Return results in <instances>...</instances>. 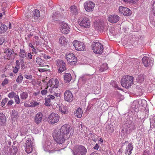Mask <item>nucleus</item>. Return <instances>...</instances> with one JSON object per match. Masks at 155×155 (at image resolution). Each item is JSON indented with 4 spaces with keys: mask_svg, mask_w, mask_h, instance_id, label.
<instances>
[{
    "mask_svg": "<svg viewBox=\"0 0 155 155\" xmlns=\"http://www.w3.org/2000/svg\"><path fill=\"white\" fill-rule=\"evenodd\" d=\"M43 117L42 114L41 112L38 113L34 117L35 122L37 124L40 123L42 120Z\"/></svg>",
    "mask_w": 155,
    "mask_h": 155,
    "instance_id": "nucleus-17",
    "label": "nucleus"
},
{
    "mask_svg": "<svg viewBox=\"0 0 155 155\" xmlns=\"http://www.w3.org/2000/svg\"><path fill=\"white\" fill-rule=\"evenodd\" d=\"M33 146H26L25 148V150L26 152L28 153H30L32 152L33 150Z\"/></svg>",
    "mask_w": 155,
    "mask_h": 155,
    "instance_id": "nucleus-40",
    "label": "nucleus"
},
{
    "mask_svg": "<svg viewBox=\"0 0 155 155\" xmlns=\"http://www.w3.org/2000/svg\"><path fill=\"white\" fill-rule=\"evenodd\" d=\"M59 43L62 45H65L67 44V41L66 38L64 36H61L59 39Z\"/></svg>",
    "mask_w": 155,
    "mask_h": 155,
    "instance_id": "nucleus-22",
    "label": "nucleus"
},
{
    "mask_svg": "<svg viewBox=\"0 0 155 155\" xmlns=\"http://www.w3.org/2000/svg\"><path fill=\"white\" fill-rule=\"evenodd\" d=\"M71 75L70 73H65L64 75V79L66 83L70 82L71 80Z\"/></svg>",
    "mask_w": 155,
    "mask_h": 155,
    "instance_id": "nucleus-24",
    "label": "nucleus"
},
{
    "mask_svg": "<svg viewBox=\"0 0 155 155\" xmlns=\"http://www.w3.org/2000/svg\"><path fill=\"white\" fill-rule=\"evenodd\" d=\"M27 12L25 14V16L27 18L29 21H35L40 16L39 11L36 9H35L31 13Z\"/></svg>",
    "mask_w": 155,
    "mask_h": 155,
    "instance_id": "nucleus-4",
    "label": "nucleus"
},
{
    "mask_svg": "<svg viewBox=\"0 0 155 155\" xmlns=\"http://www.w3.org/2000/svg\"><path fill=\"white\" fill-rule=\"evenodd\" d=\"M13 72L14 73L16 74L18 72L19 69L20 68L15 66V67H13Z\"/></svg>",
    "mask_w": 155,
    "mask_h": 155,
    "instance_id": "nucleus-55",
    "label": "nucleus"
},
{
    "mask_svg": "<svg viewBox=\"0 0 155 155\" xmlns=\"http://www.w3.org/2000/svg\"><path fill=\"white\" fill-rule=\"evenodd\" d=\"M103 102H104L103 101H101V100L99 99L97 102V106L101 108L103 107V105H104Z\"/></svg>",
    "mask_w": 155,
    "mask_h": 155,
    "instance_id": "nucleus-49",
    "label": "nucleus"
},
{
    "mask_svg": "<svg viewBox=\"0 0 155 155\" xmlns=\"http://www.w3.org/2000/svg\"><path fill=\"white\" fill-rule=\"evenodd\" d=\"M7 29V27L2 23L0 22V33L5 32Z\"/></svg>",
    "mask_w": 155,
    "mask_h": 155,
    "instance_id": "nucleus-30",
    "label": "nucleus"
},
{
    "mask_svg": "<svg viewBox=\"0 0 155 155\" xmlns=\"http://www.w3.org/2000/svg\"><path fill=\"white\" fill-rule=\"evenodd\" d=\"M18 151L17 147H14L9 149V152L10 155H15Z\"/></svg>",
    "mask_w": 155,
    "mask_h": 155,
    "instance_id": "nucleus-29",
    "label": "nucleus"
},
{
    "mask_svg": "<svg viewBox=\"0 0 155 155\" xmlns=\"http://www.w3.org/2000/svg\"><path fill=\"white\" fill-rule=\"evenodd\" d=\"M8 83V79L7 78H5L2 82V85L3 86H5Z\"/></svg>",
    "mask_w": 155,
    "mask_h": 155,
    "instance_id": "nucleus-51",
    "label": "nucleus"
},
{
    "mask_svg": "<svg viewBox=\"0 0 155 155\" xmlns=\"http://www.w3.org/2000/svg\"><path fill=\"white\" fill-rule=\"evenodd\" d=\"M73 45L75 49L78 51H84L85 49V47L83 42L78 40H74L73 42Z\"/></svg>",
    "mask_w": 155,
    "mask_h": 155,
    "instance_id": "nucleus-11",
    "label": "nucleus"
},
{
    "mask_svg": "<svg viewBox=\"0 0 155 155\" xmlns=\"http://www.w3.org/2000/svg\"><path fill=\"white\" fill-rule=\"evenodd\" d=\"M142 61L145 66L148 67L152 66L153 65L154 61L152 58L144 56L142 59Z\"/></svg>",
    "mask_w": 155,
    "mask_h": 155,
    "instance_id": "nucleus-13",
    "label": "nucleus"
},
{
    "mask_svg": "<svg viewBox=\"0 0 155 155\" xmlns=\"http://www.w3.org/2000/svg\"><path fill=\"white\" fill-rule=\"evenodd\" d=\"M119 11L121 13L125 16L130 15L132 14L131 10L126 7L120 6L119 8Z\"/></svg>",
    "mask_w": 155,
    "mask_h": 155,
    "instance_id": "nucleus-15",
    "label": "nucleus"
},
{
    "mask_svg": "<svg viewBox=\"0 0 155 155\" xmlns=\"http://www.w3.org/2000/svg\"><path fill=\"white\" fill-rule=\"evenodd\" d=\"M66 56L68 63L71 65H74L77 62V58L72 53H68Z\"/></svg>",
    "mask_w": 155,
    "mask_h": 155,
    "instance_id": "nucleus-8",
    "label": "nucleus"
},
{
    "mask_svg": "<svg viewBox=\"0 0 155 155\" xmlns=\"http://www.w3.org/2000/svg\"><path fill=\"white\" fill-rule=\"evenodd\" d=\"M120 19V17L116 15H109L108 18V21L112 23H116Z\"/></svg>",
    "mask_w": 155,
    "mask_h": 155,
    "instance_id": "nucleus-16",
    "label": "nucleus"
},
{
    "mask_svg": "<svg viewBox=\"0 0 155 155\" xmlns=\"http://www.w3.org/2000/svg\"><path fill=\"white\" fill-rule=\"evenodd\" d=\"M40 104V102L36 101L31 102L30 107H35L39 105Z\"/></svg>",
    "mask_w": 155,
    "mask_h": 155,
    "instance_id": "nucleus-42",
    "label": "nucleus"
},
{
    "mask_svg": "<svg viewBox=\"0 0 155 155\" xmlns=\"http://www.w3.org/2000/svg\"><path fill=\"white\" fill-rule=\"evenodd\" d=\"M78 22L81 26L84 28H89L90 25V21L87 18H81L78 19Z\"/></svg>",
    "mask_w": 155,
    "mask_h": 155,
    "instance_id": "nucleus-7",
    "label": "nucleus"
},
{
    "mask_svg": "<svg viewBox=\"0 0 155 155\" xmlns=\"http://www.w3.org/2000/svg\"><path fill=\"white\" fill-rule=\"evenodd\" d=\"M33 139H31V138H29L26 141V143H25L26 146H33Z\"/></svg>",
    "mask_w": 155,
    "mask_h": 155,
    "instance_id": "nucleus-41",
    "label": "nucleus"
},
{
    "mask_svg": "<svg viewBox=\"0 0 155 155\" xmlns=\"http://www.w3.org/2000/svg\"><path fill=\"white\" fill-rule=\"evenodd\" d=\"M152 8L153 9V13L154 15L155 16V0L153 1V3Z\"/></svg>",
    "mask_w": 155,
    "mask_h": 155,
    "instance_id": "nucleus-56",
    "label": "nucleus"
},
{
    "mask_svg": "<svg viewBox=\"0 0 155 155\" xmlns=\"http://www.w3.org/2000/svg\"><path fill=\"white\" fill-rule=\"evenodd\" d=\"M56 64L57 66L59 73H61L66 70L65 64L62 60H58L56 61Z\"/></svg>",
    "mask_w": 155,
    "mask_h": 155,
    "instance_id": "nucleus-9",
    "label": "nucleus"
},
{
    "mask_svg": "<svg viewBox=\"0 0 155 155\" xmlns=\"http://www.w3.org/2000/svg\"><path fill=\"white\" fill-rule=\"evenodd\" d=\"M111 84L112 86L114 87L115 88H117V89L120 90V89L118 86L117 84H116V82L114 81L112 82L111 83Z\"/></svg>",
    "mask_w": 155,
    "mask_h": 155,
    "instance_id": "nucleus-53",
    "label": "nucleus"
},
{
    "mask_svg": "<svg viewBox=\"0 0 155 155\" xmlns=\"http://www.w3.org/2000/svg\"><path fill=\"white\" fill-rule=\"evenodd\" d=\"M36 45V47L38 45H41L42 44V39H40L38 36H35L33 39Z\"/></svg>",
    "mask_w": 155,
    "mask_h": 155,
    "instance_id": "nucleus-21",
    "label": "nucleus"
},
{
    "mask_svg": "<svg viewBox=\"0 0 155 155\" xmlns=\"http://www.w3.org/2000/svg\"><path fill=\"white\" fill-rule=\"evenodd\" d=\"M110 125L108 124L107 125V126L106 127V130L107 131H108L110 130Z\"/></svg>",
    "mask_w": 155,
    "mask_h": 155,
    "instance_id": "nucleus-62",
    "label": "nucleus"
},
{
    "mask_svg": "<svg viewBox=\"0 0 155 155\" xmlns=\"http://www.w3.org/2000/svg\"><path fill=\"white\" fill-rule=\"evenodd\" d=\"M73 130L69 124H64L60 129L55 130L53 133V137L54 140L57 143L61 144L68 137L69 134Z\"/></svg>",
    "mask_w": 155,
    "mask_h": 155,
    "instance_id": "nucleus-1",
    "label": "nucleus"
},
{
    "mask_svg": "<svg viewBox=\"0 0 155 155\" xmlns=\"http://www.w3.org/2000/svg\"><path fill=\"white\" fill-rule=\"evenodd\" d=\"M87 150L85 147L81 145H77L74 147L73 150L74 155H85Z\"/></svg>",
    "mask_w": 155,
    "mask_h": 155,
    "instance_id": "nucleus-5",
    "label": "nucleus"
},
{
    "mask_svg": "<svg viewBox=\"0 0 155 155\" xmlns=\"http://www.w3.org/2000/svg\"><path fill=\"white\" fill-rule=\"evenodd\" d=\"M104 29V23L103 21H97V31L100 32H103Z\"/></svg>",
    "mask_w": 155,
    "mask_h": 155,
    "instance_id": "nucleus-20",
    "label": "nucleus"
},
{
    "mask_svg": "<svg viewBox=\"0 0 155 155\" xmlns=\"http://www.w3.org/2000/svg\"><path fill=\"white\" fill-rule=\"evenodd\" d=\"M52 17L53 20L57 21V20H59L61 19V15L58 12H55L53 13Z\"/></svg>",
    "mask_w": 155,
    "mask_h": 155,
    "instance_id": "nucleus-25",
    "label": "nucleus"
},
{
    "mask_svg": "<svg viewBox=\"0 0 155 155\" xmlns=\"http://www.w3.org/2000/svg\"><path fill=\"white\" fill-rule=\"evenodd\" d=\"M64 99L65 101L68 102H71L73 100V95L69 90H66L64 93Z\"/></svg>",
    "mask_w": 155,
    "mask_h": 155,
    "instance_id": "nucleus-14",
    "label": "nucleus"
},
{
    "mask_svg": "<svg viewBox=\"0 0 155 155\" xmlns=\"http://www.w3.org/2000/svg\"><path fill=\"white\" fill-rule=\"evenodd\" d=\"M14 100L15 103L17 104H18L20 103V100L18 95H16L14 97Z\"/></svg>",
    "mask_w": 155,
    "mask_h": 155,
    "instance_id": "nucleus-46",
    "label": "nucleus"
},
{
    "mask_svg": "<svg viewBox=\"0 0 155 155\" xmlns=\"http://www.w3.org/2000/svg\"><path fill=\"white\" fill-rule=\"evenodd\" d=\"M133 80L134 77L132 76H124L121 80V84L123 87L128 88L133 84Z\"/></svg>",
    "mask_w": 155,
    "mask_h": 155,
    "instance_id": "nucleus-2",
    "label": "nucleus"
},
{
    "mask_svg": "<svg viewBox=\"0 0 155 155\" xmlns=\"http://www.w3.org/2000/svg\"><path fill=\"white\" fill-rule=\"evenodd\" d=\"M149 150H146L144 151L143 155H149Z\"/></svg>",
    "mask_w": 155,
    "mask_h": 155,
    "instance_id": "nucleus-60",
    "label": "nucleus"
},
{
    "mask_svg": "<svg viewBox=\"0 0 155 155\" xmlns=\"http://www.w3.org/2000/svg\"><path fill=\"white\" fill-rule=\"evenodd\" d=\"M125 2L129 3L130 4L134 3H136L137 0H123Z\"/></svg>",
    "mask_w": 155,
    "mask_h": 155,
    "instance_id": "nucleus-50",
    "label": "nucleus"
},
{
    "mask_svg": "<svg viewBox=\"0 0 155 155\" xmlns=\"http://www.w3.org/2000/svg\"><path fill=\"white\" fill-rule=\"evenodd\" d=\"M97 42L96 41L93 42L91 45L92 49L93 51L96 54L97 53V46H96Z\"/></svg>",
    "mask_w": 155,
    "mask_h": 155,
    "instance_id": "nucleus-39",
    "label": "nucleus"
},
{
    "mask_svg": "<svg viewBox=\"0 0 155 155\" xmlns=\"http://www.w3.org/2000/svg\"><path fill=\"white\" fill-rule=\"evenodd\" d=\"M136 121L137 122V124L138 125H140V124H142V120H139V119L137 118Z\"/></svg>",
    "mask_w": 155,
    "mask_h": 155,
    "instance_id": "nucleus-63",
    "label": "nucleus"
},
{
    "mask_svg": "<svg viewBox=\"0 0 155 155\" xmlns=\"http://www.w3.org/2000/svg\"><path fill=\"white\" fill-rule=\"evenodd\" d=\"M60 116L58 114L52 113L49 116L48 118V120L49 124H54L58 122Z\"/></svg>",
    "mask_w": 155,
    "mask_h": 155,
    "instance_id": "nucleus-6",
    "label": "nucleus"
},
{
    "mask_svg": "<svg viewBox=\"0 0 155 155\" xmlns=\"http://www.w3.org/2000/svg\"><path fill=\"white\" fill-rule=\"evenodd\" d=\"M124 126L122 127V129L120 134L121 135L124 133V131H126L127 134H128L136 128L135 124L131 121H128Z\"/></svg>",
    "mask_w": 155,
    "mask_h": 155,
    "instance_id": "nucleus-3",
    "label": "nucleus"
},
{
    "mask_svg": "<svg viewBox=\"0 0 155 155\" xmlns=\"http://www.w3.org/2000/svg\"><path fill=\"white\" fill-rule=\"evenodd\" d=\"M107 68V64L106 63H104L99 68V72H102L106 70Z\"/></svg>",
    "mask_w": 155,
    "mask_h": 155,
    "instance_id": "nucleus-32",
    "label": "nucleus"
},
{
    "mask_svg": "<svg viewBox=\"0 0 155 155\" xmlns=\"http://www.w3.org/2000/svg\"><path fill=\"white\" fill-rule=\"evenodd\" d=\"M47 98L49 99H50V100L51 101V100H53L55 98V97L51 95H49L47 96Z\"/></svg>",
    "mask_w": 155,
    "mask_h": 155,
    "instance_id": "nucleus-59",
    "label": "nucleus"
},
{
    "mask_svg": "<svg viewBox=\"0 0 155 155\" xmlns=\"http://www.w3.org/2000/svg\"><path fill=\"white\" fill-rule=\"evenodd\" d=\"M139 107V105L138 104V100L134 101L131 104V107L134 110L137 109Z\"/></svg>",
    "mask_w": 155,
    "mask_h": 155,
    "instance_id": "nucleus-34",
    "label": "nucleus"
},
{
    "mask_svg": "<svg viewBox=\"0 0 155 155\" xmlns=\"http://www.w3.org/2000/svg\"><path fill=\"white\" fill-rule=\"evenodd\" d=\"M6 122V118L5 115L2 113H0V124H5Z\"/></svg>",
    "mask_w": 155,
    "mask_h": 155,
    "instance_id": "nucleus-28",
    "label": "nucleus"
},
{
    "mask_svg": "<svg viewBox=\"0 0 155 155\" xmlns=\"http://www.w3.org/2000/svg\"><path fill=\"white\" fill-rule=\"evenodd\" d=\"M104 49L103 45L97 42V54H101L103 53Z\"/></svg>",
    "mask_w": 155,
    "mask_h": 155,
    "instance_id": "nucleus-26",
    "label": "nucleus"
},
{
    "mask_svg": "<svg viewBox=\"0 0 155 155\" xmlns=\"http://www.w3.org/2000/svg\"><path fill=\"white\" fill-rule=\"evenodd\" d=\"M60 26L59 29L62 33L67 34L70 31V28L67 24L64 22H61L60 23Z\"/></svg>",
    "mask_w": 155,
    "mask_h": 155,
    "instance_id": "nucleus-10",
    "label": "nucleus"
},
{
    "mask_svg": "<svg viewBox=\"0 0 155 155\" xmlns=\"http://www.w3.org/2000/svg\"><path fill=\"white\" fill-rule=\"evenodd\" d=\"M23 78V77L21 75H20L16 79V81L17 82L20 83L22 81Z\"/></svg>",
    "mask_w": 155,
    "mask_h": 155,
    "instance_id": "nucleus-48",
    "label": "nucleus"
},
{
    "mask_svg": "<svg viewBox=\"0 0 155 155\" xmlns=\"http://www.w3.org/2000/svg\"><path fill=\"white\" fill-rule=\"evenodd\" d=\"M71 12L74 15H77L78 10L76 6L74 5L72 6L71 7Z\"/></svg>",
    "mask_w": 155,
    "mask_h": 155,
    "instance_id": "nucleus-31",
    "label": "nucleus"
},
{
    "mask_svg": "<svg viewBox=\"0 0 155 155\" xmlns=\"http://www.w3.org/2000/svg\"><path fill=\"white\" fill-rule=\"evenodd\" d=\"M53 79L54 82L52 83V87H51L49 89L51 93H53L54 92V90H56V89L58 87L59 84V81L57 79H54L53 78Z\"/></svg>",
    "mask_w": 155,
    "mask_h": 155,
    "instance_id": "nucleus-19",
    "label": "nucleus"
},
{
    "mask_svg": "<svg viewBox=\"0 0 155 155\" xmlns=\"http://www.w3.org/2000/svg\"><path fill=\"white\" fill-rule=\"evenodd\" d=\"M41 93L42 95H45L48 93V91L46 89L43 90L41 91Z\"/></svg>",
    "mask_w": 155,
    "mask_h": 155,
    "instance_id": "nucleus-58",
    "label": "nucleus"
},
{
    "mask_svg": "<svg viewBox=\"0 0 155 155\" xmlns=\"http://www.w3.org/2000/svg\"><path fill=\"white\" fill-rule=\"evenodd\" d=\"M4 53L6 54L7 59L10 60L12 58V55L14 53L13 50L7 48L5 50Z\"/></svg>",
    "mask_w": 155,
    "mask_h": 155,
    "instance_id": "nucleus-18",
    "label": "nucleus"
},
{
    "mask_svg": "<svg viewBox=\"0 0 155 155\" xmlns=\"http://www.w3.org/2000/svg\"><path fill=\"white\" fill-rule=\"evenodd\" d=\"M43 55V57L44 58L46 59H48L51 58V57L48 55H47L45 54H42Z\"/></svg>",
    "mask_w": 155,
    "mask_h": 155,
    "instance_id": "nucleus-61",
    "label": "nucleus"
},
{
    "mask_svg": "<svg viewBox=\"0 0 155 155\" xmlns=\"http://www.w3.org/2000/svg\"><path fill=\"white\" fill-rule=\"evenodd\" d=\"M145 78V76L143 74H141L137 76V81L139 83H142L144 81Z\"/></svg>",
    "mask_w": 155,
    "mask_h": 155,
    "instance_id": "nucleus-33",
    "label": "nucleus"
},
{
    "mask_svg": "<svg viewBox=\"0 0 155 155\" xmlns=\"http://www.w3.org/2000/svg\"><path fill=\"white\" fill-rule=\"evenodd\" d=\"M54 81H53V78L50 80L47 84V86L45 88L46 89H47L49 87H52V83H54Z\"/></svg>",
    "mask_w": 155,
    "mask_h": 155,
    "instance_id": "nucleus-45",
    "label": "nucleus"
},
{
    "mask_svg": "<svg viewBox=\"0 0 155 155\" xmlns=\"http://www.w3.org/2000/svg\"><path fill=\"white\" fill-rule=\"evenodd\" d=\"M82 110L80 107L78 108L74 111V115L78 118H81L82 116Z\"/></svg>",
    "mask_w": 155,
    "mask_h": 155,
    "instance_id": "nucleus-23",
    "label": "nucleus"
},
{
    "mask_svg": "<svg viewBox=\"0 0 155 155\" xmlns=\"http://www.w3.org/2000/svg\"><path fill=\"white\" fill-rule=\"evenodd\" d=\"M20 96L21 99L25 100L28 98V95L27 92H23L20 94Z\"/></svg>",
    "mask_w": 155,
    "mask_h": 155,
    "instance_id": "nucleus-37",
    "label": "nucleus"
},
{
    "mask_svg": "<svg viewBox=\"0 0 155 155\" xmlns=\"http://www.w3.org/2000/svg\"><path fill=\"white\" fill-rule=\"evenodd\" d=\"M133 148V147L132 143H130L128 146V149L126 153H128L129 155L130 154L132 153L131 151L132 150Z\"/></svg>",
    "mask_w": 155,
    "mask_h": 155,
    "instance_id": "nucleus-36",
    "label": "nucleus"
},
{
    "mask_svg": "<svg viewBox=\"0 0 155 155\" xmlns=\"http://www.w3.org/2000/svg\"><path fill=\"white\" fill-rule=\"evenodd\" d=\"M19 56L20 58H25L26 57V55L24 49H20V52L19 53Z\"/></svg>",
    "mask_w": 155,
    "mask_h": 155,
    "instance_id": "nucleus-35",
    "label": "nucleus"
},
{
    "mask_svg": "<svg viewBox=\"0 0 155 155\" xmlns=\"http://www.w3.org/2000/svg\"><path fill=\"white\" fill-rule=\"evenodd\" d=\"M59 110L62 114H66L67 113V110L63 106L60 107H59Z\"/></svg>",
    "mask_w": 155,
    "mask_h": 155,
    "instance_id": "nucleus-43",
    "label": "nucleus"
},
{
    "mask_svg": "<svg viewBox=\"0 0 155 155\" xmlns=\"http://www.w3.org/2000/svg\"><path fill=\"white\" fill-rule=\"evenodd\" d=\"M16 95V93L14 91H11L8 94V97L10 98H12L14 97Z\"/></svg>",
    "mask_w": 155,
    "mask_h": 155,
    "instance_id": "nucleus-44",
    "label": "nucleus"
},
{
    "mask_svg": "<svg viewBox=\"0 0 155 155\" xmlns=\"http://www.w3.org/2000/svg\"><path fill=\"white\" fill-rule=\"evenodd\" d=\"M14 103L13 100H11L9 101L6 104V106L8 107L11 106Z\"/></svg>",
    "mask_w": 155,
    "mask_h": 155,
    "instance_id": "nucleus-54",
    "label": "nucleus"
},
{
    "mask_svg": "<svg viewBox=\"0 0 155 155\" xmlns=\"http://www.w3.org/2000/svg\"><path fill=\"white\" fill-rule=\"evenodd\" d=\"M45 104L47 106H49L51 105V101L47 97L45 98Z\"/></svg>",
    "mask_w": 155,
    "mask_h": 155,
    "instance_id": "nucleus-47",
    "label": "nucleus"
},
{
    "mask_svg": "<svg viewBox=\"0 0 155 155\" xmlns=\"http://www.w3.org/2000/svg\"><path fill=\"white\" fill-rule=\"evenodd\" d=\"M20 62L19 61L17 60L16 61V67H18L20 68Z\"/></svg>",
    "mask_w": 155,
    "mask_h": 155,
    "instance_id": "nucleus-64",
    "label": "nucleus"
},
{
    "mask_svg": "<svg viewBox=\"0 0 155 155\" xmlns=\"http://www.w3.org/2000/svg\"><path fill=\"white\" fill-rule=\"evenodd\" d=\"M37 63L41 66H45L44 65V61L40 58H37L36 59Z\"/></svg>",
    "mask_w": 155,
    "mask_h": 155,
    "instance_id": "nucleus-38",
    "label": "nucleus"
},
{
    "mask_svg": "<svg viewBox=\"0 0 155 155\" xmlns=\"http://www.w3.org/2000/svg\"><path fill=\"white\" fill-rule=\"evenodd\" d=\"M8 100V99L7 98H5V99L2 100V101L1 103L2 106V107L4 106L5 105V103H6Z\"/></svg>",
    "mask_w": 155,
    "mask_h": 155,
    "instance_id": "nucleus-52",
    "label": "nucleus"
},
{
    "mask_svg": "<svg viewBox=\"0 0 155 155\" xmlns=\"http://www.w3.org/2000/svg\"><path fill=\"white\" fill-rule=\"evenodd\" d=\"M139 107H145L147 104V101L144 99H139L138 100Z\"/></svg>",
    "mask_w": 155,
    "mask_h": 155,
    "instance_id": "nucleus-27",
    "label": "nucleus"
},
{
    "mask_svg": "<svg viewBox=\"0 0 155 155\" xmlns=\"http://www.w3.org/2000/svg\"><path fill=\"white\" fill-rule=\"evenodd\" d=\"M94 7V4L91 1H87L84 3V8L88 12L92 11Z\"/></svg>",
    "mask_w": 155,
    "mask_h": 155,
    "instance_id": "nucleus-12",
    "label": "nucleus"
},
{
    "mask_svg": "<svg viewBox=\"0 0 155 155\" xmlns=\"http://www.w3.org/2000/svg\"><path fill=\"white\" fill-rule=\"evenodd\" d=\"M24 77L26 79L29 80H31L32 78V76L31 75H27L25 74L24 76Z\"/></svg>",
    "mask_w": 155,
    "mask_h": 155,
    "instance_id": "nucleus-57",
    "label": "nucleus"
}]
</instances>
